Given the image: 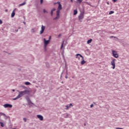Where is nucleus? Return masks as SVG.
Masks as SVG:
<instances>
[{"instance_id":"1","label":"nucleus","mask_w":129,"mask_h":129,"mask_svg":"<svg viewBox=\"0 0 129 129\" xmlns=\"http://www.w3.org/2000/svg\"><path fill=\"white\" fill-rule=\"evenodd\" d=\"M57 4L58 5V7L56 11V17L54 18L53 20H58V19L60 18V11L62 10V5H61V3L58 2Z\"/></svg>"},{"instance_id":"2","label":"nucleus","mask_w":129,"mask_h":129,"mask_svg":"<svg viewBox=\"0 0 129 129\" xmlns=\"http://www.w3.org/2000/svg\"><path fill=\"white\" fill-rule=\"evenodd\" d=\"M30 92V91L28 90H25L23 91H20L19 92V95L16 97V98H13V100H17V99L19 98H21V97H22V96H24L25 94H28V93Z\"/></svg>"},{"instance_id":"3","label":"nucleus","mask_w":129,"mask_h":129,"mask_svg":"<svg viewBox=\"0 0 129 129\" xmlns=\"http://www.w3.org/2000/svg\"><path fill=\"white\" fill-rule=\"evenodd\" d=\"M78 19L80 22H82V20L84 19V11L80 12V15L78 16Z\"/></svg>"},{"instance_id":"4","label":"nucleus","mask_w":129,"mask_h":129,"mask_svg":"<svg viewBox=\"0 0 129 129\" xmlns=\"http://www.w3.org/2000/svg\"><path fill=\"white\" fill-rule=\"evenodd\" d=\"M51 38V36L49 37V39L48 40H46L45 38L43 39V43L44 48L46 49L47 48V46H48V44L50 43V39Z\"/></svg>"},{"instance_id":"5","label":"nucleus","mask_w":129,"mask_h":129,"mask_svg":"<svg viewBox=\"0 0 129 129\" xmlns=\"http://www.w3.org/2000/svg\"><path fill=\"white\" fill-rule=\"evenodd\" d=\"M115 61H116L115 58L112 59L111 61V65L112 67V69H115Z\"/></svg>"},{"instance_id":"6","label":"nucleus","mask_w":129,"mask_h":129,"mask_svg":"<svg viewBox=\"0 0 129 129\" xmlns=\"http://www.w3.org/2000/svg\"><path fill=\"white\" fill-rule=\"evenodd\" d=\"M112 54L114 58H118V53H117V51L112 50Z\"/></svg>"},{"instance_id":"7","label":"nucleus","mask_w":129,"mask_h":129,"mask_svg":"<svg viewBox=\"0 0 129 129\" xmlns=\"http://www.w3.org/2000/svg\"><path fill=\"white\" fill-rule=\"evenodd\" d=\"M45 27L44 26V25L41 26V30L40 31V34L42 35L44 33V31H45Z\"/></svg>"},{"instance_id":"8","label":"nucleus","mask_w":129,"mask_h":129,"mask_svg":"<svg viewBox=\"0 0 129 129\" xmlns=\"http://www.w3.org/2000/svg\"><path fill=\"white\" fill-rule=\"evenodd\" d=\"M4 107L5 108H7L8 107H9V108H12V107H13V105H11L10 104H5L4 105Z\"/></svg>"},{"instance_id":"9","label":"nucleus","mask_w":129,"mask_h":129,"mask_svg":"<svg viewBox=\"0 0 129 129\" xmlns=\"http://www.w3.org/2000/svg\"><path fill=\"white\" fill-rule=\"evenodd\" d=\"M37 117L39 118L40 120H43L44 119V117L41 115H37Z\"/></svg>"},{"instance_id":"10","label":"nucleus","mask_w":129,"mask_h":129,"mask_svg":"<svg viewBox=\"0 0 129 129\" xmlns=\"http://www.w3.org/2000/svg\"><path fill=\"white\" fill-rule=\"evenodd\" d=\"M76 56H80V57H81V58H82V60H84V57L81 54H77L76 55Z\"/></svg>"},{"instance_id":"11","label":"nucleus","mask_w":129,"mask_h":129,"mask_svg":"<svg viewBox=\"0 0 129 129\" xmlns=\"http://www.w3.org/2000/svg\"><path fill=\"white\" fill-rule=\"evenodd\" d=\"M55 11H56V9L53 8L51 11V16H53V12H55Z\"/></svg>"},{"instance_id":"12","label":"nucleus","mask_w":129,"mask_h":129,"mask_svg":"<svg viewBox=\"0 0 129 129\" xmlns=\"http://www.w3.org/2000/svg\"><path fill=\"white\" fill-rule=\"evenodd\" d=\"M15 10H14L12 13V14H11V18H14L15 17Z\"/></svg>"},{"instance_id":"13","label":"nucleus","mask_w":129,"mask_h":129,"mask_svg":"<svg viewBox=\"0 0 129 129\" xmlns=\"http://www.w3.org/2000/svg\"><path fill=\"white\" fill-rule=\"evenodd\" d=\"M26 4V1H25L22 4H20L19 7H22V6H25Z\"/></svg>"},{"instance_id":"14","label":"nucleus","mask_w":129,"mask_h":129,"mask_svg":"<svg viewBox=\"0 0 129 129\" xmlns=\"http://www.w3.org/2000/svg\"><path fill=\"white\" fill-rule=\"evenodd\" d=\"M77 13H78V12L77 11V10H76L74 11V16L77 15Z\"/></svg>"},{"instance_id":"15","label":"nucleus","mask_w":129,"mask_h":129,"mask_svg":"<svg viewBox=\"0 0 129 129\" xmlns=\"http://www.w3.org/2000/svg\"><path fill=\"white\" fill-rule=\"evenodd\" d=\"M86 63V61L84 60H82L81 61V65H84V64H85Z\"/></svg>"},{"instance_id":"16","label":"nucleus","mask_w":129,"mask_h":129,"mask_svg":"<svg viewBox=\"0 0 129 129\" xmlns=\"http://www.w3.org/2000/svg\"><path fill=\"white\" fill-rule=\"evenodd\" d=\"M64 46V41L62 42L61 45L60 46V50H62V49H63V47Z\"/></svg>"},{"instance_id":"17","label":"nucleus","mask_w":129,"mask_h":129,"mask_svg":"<svg viewBox=\"0 0 129 129\" xmlns=\"http://www.w3.org/2000/svg\"><path fill=\"white\" fill-rule=\"evenodd\" d=\"M92 42V39H90V40H88L87 44H90Z\"/></svg>"},{"instance_id":"18","label":"nucleus","mask_w":129,"mask_h":129,"mask_svg":"<svg viewBox=\"0 0 129 129\" xmlns=\"http://www.w3.org/2000/svg\"><path fill=\"white\" fill-rule=\"evenodd\" d=\"M25 85H30L31 84V83L29 82H26L25 83Z\"/></svg>"},{"instance_id":"19","label":"nucleus","mask_w":129,"mask_h":129,"mask_svg":"<svg viewBox=\"0 0 129 129\" xmlns=\"http://www.w3.org/2000/svg\"><path fill=\"white\" fill-rule=\"evenodd\" d=\"M0 125H1V126H2V127H4V126H5V124H4V123L2 122H0Z\"/></svg>"},{"instance_id":"20","label":"nucleus","mask_w":129,"mask_h":129,"mask_svg":"<svg viewBox=\"0 0 129 129\" xmlns=\"http://www.w3.org/2000/svg\"><path fill=\"white\" fill-rule=\"evenodd\" d=\"M114 11H110L109 13V15H112V14H114Z\"/></svg>"},{"instance_id":"21","label":"nucleus","mask_w":129,"mask_h":129,"mask_svg":"<svg viewBox=\"0 0 129 129\" xmlns=\"http://www.w3.org/2000/svg\"><path fill=\"white\" fill-rule=\"evenodd\" d=\"M66 107H67V108H66V109H67V110L68 109H69V107H69V105H67V106H66Z\"/></svg>"},{"instance_id":"22","label":"nucleus","mask_w":129,"mask_h":129,"mask_svg":"<svg viewBox=\"0 0 129 129\" xmlns=\"http://www.w3.org/2000/svg\"><path fill=\"white\" fill-rule=\"evenodd\" d=\"M83 0H77V1L79 2V3H80V4H81V3H82V1H83Z\"/></svg>"},{"instance_id":"23","label":"nucleus","mask_w":129,"mask_h":129,"mask_svg":"<svg viewBox=\"0 0 129 129\" xmlns=\"http://www.w3.org/2000/svg\"><path fill=\"white\" fill-rule=\"evenodd\" d=\"M31 33H35V30L34 29L31 30Z\"/></svg>"},{"instance_id":"24","label":"nucleus","mask_w":129,"mask_h":129,"mask_svg":"<svg viewBox=\"0 0 129 129\" xmlns=\"http://www.w3.org/2000/svg\"><path fill=\"white\" fill-rule=\"evenodd\" d=\"M43 13L45 14V13H48V12L46 11L45 9L43 10Z\"/></svg>"},{"instance_id":"25","label":"nucleus","mask_w":129,"mask_h":129,"mask_svg":"<svg viewBox=\"0 0 129 129\" xmlns=\"http://www.w3.org/2000/svg\"><path fill=\"white\" fill-rule=\"evenodd\" d=\"M23 120L26 122V121H27V119L26 118H23Z\"/></svg>"},{"instance_id":"26","label":"nucleus","mask_w":129,"mask_h":129,"mask_svg":"<svg viewBox=\"0 0 129 129\" xmlns=\"http://www.w3.org/2000/svg\"><path fill=\"white\" fill-rule=\"evenodd\" d=\"M3 24V21L2 20H0V25H2Z\"/></svg>"},{"instance_id":"27","label":"nucleus","mask_w":129,"mask_h":129,"mask_svg":"<svg viewBox=\"0 0 129 129\" xmlns=\"http://www.w3.org/2000/svg\"><path fill=\"white\" fill-rule=\"evenodd\" d=\"M72 106H73V105H72V104L71 103V104H70V106H69V107H72Z\"/></svg>"},{"instance_id":"28","label":"nucleus","mask_w":129,"mask_h":129,"mask_svg":"<svg viewBox=\"0 0 129 129\" xmlns=\"http://www.w3.org/2000/svg\"><path fill=\"white\" fill-rule=\"evenodd\" d=\"M65 77L66 79H67V78H68V75H66Z\"/></svg>"},{"instance_id":"29","label":"nucleus","mask_w":129,"mask_h":129,"mask_svg":"<svg viewBox=\"0 0 129 129\" xmlns=\"http://www.w3.org/2000/svg\"><path fill=\"white\" fill-rule=\"evenodd\" d=\"M40 4H43V0H40Z\"/></svg>"},{"instance_id":"30","label":"nucleus","mask_w":129,"mask_h":129,"mask_svg":"<svg viewBox=\"0 0 129 129\" xmlns=\"http://www.w3.org/2000/svg\"><path fill=\"white\" fill-rule=\"evenodd\" d=\"M66 75H68V70H67V71H66Z\"/></svg>"},{"instance_id":"31","label":"nucleus","mask_w":129,"mask_h":129,"mask_svg":"<svg viewBox=\"0 0 129 129\" xmlns=\"http://www.w3.org/2000/svg\"><path fill=\"white\" fill-rule=\"evenodd\" d=\"M90 107H93V104H91V105H90Z\"/></svg>"},{"instance_id":"32","label":"nucleus","mask_w":129,"mask_h":129,"mask_svg":"<svg viewBox=\"0 0 129 129\" xmlns=\"http://www.w3.org/2000/svg\"><path fill=\"white\" fill-rule=\"evenodd\" d=\"M86 4L88 5L89 6H90V4H89V3H86Z\"/></svg>"},{"instance_id":"33","label":"nucleus","mask_w":129,"mask_h":129,"mask_svg":"<svg viewBox=\"0 0 129 129\" xmlns=\"http://www.w3.org/2000/svg\"><path fill=\"white\" fill-rule=\"evenodd\" d=\"M60 36H61V34H59L58 36V37L59 38Z\"/></svg>"},{"instance_id":"34","label":"nucleus","mask_w":129,"mask_h":129,"mask_svg":"<svg viewBox=\"0 0 129 129\" xmlns=\"http://www.w3.org/2000/svg\"><path fill=\"white\" fill-rule=\"evenodd\" d=\"M113 2H114V3H115V2H116V0H112Z\"/></svg>"},{"instance_id":"35","label":"nucleus","mask_w":129,"mask_h":129,"mask_svg":"<svg viewBox=\"0 0 129 129\" xmlns=\"http://www.w3.org/2000/svg\"><path fill=\"white\" fill-rule=\"evenodd\" d=\"M12 91H13V92H15V89L12 90Z\"/></svg>"},{"instance_id":"36","label":"nucleus","mask_w":129,"mask_h":129,"mask_svg":"<svg viewBox=\"0 0 129 129\" xmlns=\"http://www.w3.org/2000/svg\"><path fill=\"white\" fill-rule=\"evenodd\" d=\"M57 3L58 2H57L56 3H54V5L55 6V5H56V4H58Z\"/></svg>"},{"instance_id":"37","label":"nucleus","mask_w":129,"mask_h":129,"mask_svg":"<svg viewBox=\"0 0 129 129\" xmlns=\"http://www.w3.org/2000/svg\"><path fill=\"white\" fill-rule=\"evenodd\" d=\"M76 58H78V59H80V58L78 57V56H76Z\"/></svg>"},{"instance_id":"38","label":"nucleus","mask_w":129,"mask_h":129,"mask_svg":"<svg viewBox=\"0 0 129 129\" xmlns=\"http://www.w3.org/2000/svg\"><path fill=\"white\" fill-rule=\"evenodd\" d=\"M71 1L72 3H73V0H71Z\"/></svg>"},{"instance_id":"39","label":"nucleus","mask_w":129,"mask_h":129,"mask_svg":"<svg viewBox=\"0 0 129 129\" xmlns=\"http://www.w3.org/2000/svg\"><path fill=\"white\" fill-rule=\"evenodd\" d=\"M110 38H113V36H111Z\"/></svg>"},{"instance_id":"40","label":"nucleus","mask_w":129,"mask_h":129,"mask_svg":"<svg viewBox=\"0 0 129 129\" xmlns=\"http://www.w3.org/2000/svg\"><path fill=\"white\" fill-rule=\"evenodd\" d=\"M114 38L115 39H116V37H114Z\"/></svg>"},{"instance_id":"41","label":"nucleus","mask_w":129,"mask_h":129,"mask_svg":"<svg viewBox=\"0 0 129 129\" xmlns=\"http://www.w3.org/2000/svg\"><path fill=\"white\" fill-rule=\"evenodd\" d=\"M84 125H85V126L86 125V124L85 123V124H84Z\"/></svg>"}]
</instances>
